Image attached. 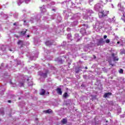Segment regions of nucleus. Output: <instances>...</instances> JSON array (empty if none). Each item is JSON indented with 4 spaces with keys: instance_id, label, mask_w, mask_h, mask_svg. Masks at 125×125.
Here are the masks:
<instances>
[{
    "instance_id": "f257e3e1",
    "label": "nucleus",
    "mask_w": 125,
    "mask_h": 125,
    "mask_svg": "<svg viewBox=\"0 0 125 125\" xmlns=\"http://www.w3.org/2000/svg\"><path fill=\"white\" fill-rule=\"evenodd\" d=\"M104 4H106V3H103V1H100L95 5L94 8L96 11H100L102 9L103 5H104Z\"/></svg>"
},
{
    "instance_id": "f03ea898",
    "label": "nucleus",
    "mask_w": 125,
    "mask_h": 125,
    "mask_svg": "<svg viewBox=\"0 0 125 125\" xmlns=\"http://www.w3.org/2000/svg\"><path fill=\"white\" fill-rule=\"evenodd\" d=\"M118 6L119 7V11H121V12H122L123 14V16L121 18V19L122 20H123V21H124V22H125V8H124V7H122V4H121V3H119L118 4Z\"/></svg>"
},
{
    "instance_id": "7ed1b4c3",
    "label": "nucleus",
    "mask_w": 125,
    "mask_h": 125,
    "mask_svg": "<svg viewBox=\"0 0 125 125\" xmlns=\"http://www.w3.org/2000/svg\"><path fill=\"white\" fill-rule=\"evenodd\" d=\"M86 11V13H83V18L85 20H86V19H88V17L91 15V14L93 13L92 10L90 9H87Z\"/></svg>"
},
{
    "instance_id": "20e7f679",
    "label": "nucleus",
    "mask_w": 125,
    "mask_h": 125,
    "mask_svg": "<svg viewBox=\"0 0 125 125\" xmlns=\"http://www.w3.org/2000/svg\"><path fill=\"white\" fill-rule=\"evenodd\" d=\"M108 13H109V11H102L100 12V11L99 13V17L100 18H102V17H104L105 16H106Z\"/></svg>"
},
{
    "instance_id": "39448f33",
    "label": "nucleus",
    "mask_w": 125,
    "mask_h": 125,
    "mask_svg": "<svg viewBox=\"0 0 125 125\" xmlns=\"http://www.w3.org/2000/svg\"><path fill=\"white\" fill-rule=\"evenodd\" d=\"M117 44L118 46H123L125 44V42H124L122 39L118 38Z\"/></svg>"
},
{
    "instance_id": "423d86ee",
    "label": "nucleus",
    "mask_w": 125,
    "mask_h": 125,
    "mask_svg": "<svg viewBox=\"0 0 125 125\" xmlns=\"http://www.w3.org/2000/svg\"><path fill=\"white\" fill-rule=\"evenodd\" d=\"M104 43H105V41L103 39H100L97 42L98 45H103Z\"/></svg>"
},
{
    "instance_id": "0eeeda50",
    "label": "nucleus",
    "mask_w": 125,
    "mask_h": 125,
    "mask_svg": "<svg viewBox=\"0 0 125 125\" xmlns=\"http://www.w3.org/2000/svg\"><path fill=\"white\" fill-rule=\"evenodd\" d=\"M112 56L113 61H119V58H118V56H116L115 54H112Z\"/></svg>"
},
{
    "instance_id": "6e6552de",
    "label": "nucleus",
    "mask_w": 125,
    "mask_h": 125,
    "mask_svg": "<svg viewBox=\"0 0 125 125\" xmlns=\"http://www.w3.org/2000/svg\"><path fill=\"white\" fill-rule=\"evenodd\" d=\"M45 7V6L44 5H43L42 7H40L42 13H44V12H45V11H46V9Z\"/></svg>"
},
{
    "instance_id": "1a4fd4ad",
    "label": "nucleus",
    "mask_w": 125,
    "mask_h": 125,
    "mask_svg": "<svg viewBox=\"0 0 125 125\" xmlns=\"http://www.w3.org/2000/svg\"><path fill=\"white\" fill-rule=\"evenodd\" d=\"M81 34H82V35H86V30H85V28H81V31H80Z\"/></svg>"
},
{
    "instance_id": "9d476101",
    "label": "nucleus",
    "mask_w": 125,
    "mask_h": 125,
    "mask_svg": "<svg viewBox=\"0 0 125 125\" xmlns=\"http://www.w3.org/2000/svg\"><path fill=\"white\" fill-rule=\"evenodd\" d=\"M111 95H112V93H106L104 94V98H106V97H110V96H111Z\"/></svg>"
},
{
    "instance_id": "9b49d317",
    "label": "nucleus",
    "mask_w": 125,
    "mask_h": 125,
    "mask_svg": "<svg viewBox=\"0 0 125 125\" xmlns=\"http://www.w3.org/2000/svg\"><path fill=\"white\" fill-rule=\"evenodd\" d=\"M57 92L58 94H60V95H62V90H61V88H58L57 89Z\"/></svg>"
},
{
    "instance_id": "f8f14e48",
    "label": "nucleus",
    "mask_w": 125,
    "mask_h": 125,
    "mask_svg": "<svg viewBox=\"0 0 125 125\" xmlns=\"http://www.w3.org/2000/svg\"><path fill=\"white\" fill-rule=\"evenodd\" d=\"M67 119L66 118L63 119L61 121V123L62 124V125H65V124H67Z\"/></svg>"
},
{
    "instance_id": "ddd939ff",
    "label": "nucleus",
    "mask_w": 125,
    "mask_h": 125,
    "mask_svg": "<svg viewBox=\"0 0 125 125\" xmlns=\"http://www.w3.org/2000/svg\"><path fill=\"white\" fill-rule=\"evenodd\" d=\"M46 45H51L52 44H53V41H47L45 42Z\"/></svg>"
},
{
    "instance_id": "4468645a",
    "label": "nucleus",
    "mask_w": 125,
    "mask_h": 125,
    "mask_svg": "<svg viewBox=\"0 0 125 125\" xmlns=\"http://www.w3.org/2000/svg\"><path fill=\"white\" fill-rule=\"evenodd\" d=\"M0 50H2V51H4L5 49H6V46L2 45L0 47Z\"/></svg>"
},
{
    "instance_id": "2eb2a0df",
    "label": "nucleus",
    "mask_w": 125,
    "mask_h": 125,
    "mask_svg": "<svg viewBox=\"0 0 125 125\" xmlns=\"http://www.w3.org/2000/svg\"><path fill=\"white\" fill-rule=\"evenodd\" d=\"M48 73V71H46V72L45 73H42L41 74V76L42 77H43V78H46V77H47V74Z\"/></svg>"
},
{
    "instance_id": "dca6fc26",
    "label": "nucleus",
    "mask_w": 125,
    "mask_h": 125,
    "mask_svg": "<svg viewBox=\"0 0 125 125\" xmlns=\"http://www.w3.org/2000/svg\"><path fill=\"white\" fill-rule=\"evenodd\" d=\"M23 2H24V0H17L18 5H21V4H22V3H23Z\"/></svg>"
},
{
    "instance_id": "f3484780",
    "label": "nucleus",
    "mask_w": 125,
    "mask_h": 125,
    "mask_svg": "<svg viewBox=\"0 0 125 125\" xmlns=\"http://www.w3.org/2000/svg\"><path fill=\"white\" fill-rule=\"evenodd\" d=\"M115 21V17L112 18V19H108V22H110V23H114Z\"/></svg>"
},
{
    "instance_id": "a211bd4d",
    "label": "nucleus",
    "mask_w": 125,
    "mask_h": 125,
    "mask_svg": "<svg viewBox=\"0 0 125 125\" xmlns=\"http://www.w3.org/2000/svg\"><path fill=\"white\" fill-rule=\"evenodd\" d=\"M79 38H80V36L79 35V34H75V39L77 42H79V41H80V39H79Z\"/></svg>"
},
{
    "instance_id": "6ab92c4d",
    "label": "nucleus",
    "mask_w": 125,
    "mask_h": 125,
    "mask_svg": "<svg viewBox=\"0 0 125 125\" xmlns=\"http://www.w3.org/2000/svg\"><path fill=\"white\" fill-rule=\"evenodd\" d=\"M18 44L19 45H21V47L23 46L24 43L23 42V41H19V42H18Z\"/></svg>"
},
{
    "instance_id": "aec40b11",
    "label": "nucleus",
    "mask_w": 125,
    "mask_h": 125,
    "mask_svg": "<svg viewBox=\"0 0 125 125\" xmlns=\"http://www.w3.org/2000/svg\"><path fill=\"white\" fill-rule=\"evenodd\" d=\"M72 57H73V56H72V55L70 54V53H69L66 57H64V58H65V59H67V58L68 59H70V58Z\"/></svg>"
},
{
    "instance_id": "412c9836",
    "label": "nucleus",
    "mask_w": 125,
    "mask_h": 125,
    "mask_svg": "<svg viewBox=\"0 0 125 125\" xmlns=\"http://www.w3.org/2000/svg\"><path fill=\"white\" fill-rule=\"evenodd\" d=\"M96 27H97V26H98V28H99V29H101V28H102V27H103V23H100L99 25L98 23H96Z\"/></svg>"
},
{
    "instance_id": "4be33fe9",
    "label": "nucleus",
    "mask_w": 125,
    "mask_h": 125,
    "mask_svg": "<svg viewBox=\"0 0 125 125\" xmlns=\"http://www.w3.org/2000/svg\"><path fill=\"white\" fill-rule=\"evenodd\" d=\"M82 70H81V67L76 68L75 69V72L76 74H79V72H81Z\"/></svg>"
},
{
    "instance_id": "5701e85b",
    "label": "nucleus",
    "mask_w": 125,
    "mask_h": 125,
    "mask_svg": "<svg viewBox=\"0 0 125 125\" xmlns=\"http://www.w3.org/2000/svg\"><path fill=\"white\" fill-rule=\"evenodd\" d=\"M45 93V90L44 89H42L40 92L41 95H43Z\"/></svg>"
},
{
    "instance_id": "b1692460",
    "label": "nucleus",
    "mask_w": 125,
    "mask_h": 125,
    "mask_svg": "<svg viewBox=\"0 0 125 125\" xmlns=\"http://www.w3.org/2000/svg\"><path fill=\"white\" fill-rule=\"evenodd\" d=\"M63 97L64 98H67V97H69V95L67 93H64L63 95Z\"/></svg>"
},
{
    "instance_id": "393cba45",
    "label": "nucleus",
    "mask_w": 125,
    "mask_h": 125,
    "mask_svg": "<svg viewBox=\"0 0 125 125\" xmlns=\"http://www.w3.org/2000/svg\"><path fill=\"white\" fill-rule=\"evenodd\" d=\"M9 50L10 51H12V52H14V51H15V48H9Z\"/></svg>"
},
{
    "instance_id": "a878e982",
    "label": "nucleus",
    "mask_w": 125,
    "mask_h": 125,
    "mask_svg": "<svg viewBox=\"0 0 125 125\" xmlns=\"http://www.w3.org/2000/svg\"><path fill=\"white\" fill-rule=\"evenodd\" d=\"M58 22H61V20H62V18L60 16H58L57 17Z\"/></svg>"
},
{
    "instance_id": "bb28decb",
    "label": "nucleus",
    "mask_w": 125,
    "mask_h": 125,
    "mask_svg": "<svg viewBox=\"0 0 125 125\" xmlns=\"http://www.w3.org/2000/svg\"><path fill=\"white\" fill-rule=\"evenodd\" d=\"M120 53H121V54H125V50H124V49L120 50Z\"/></svg>"
},
{
    "instance_id": "cd10ccee",
    "label": "nucleus",
    "mask_w": 125,
    "mask_h": 125,
    "mask_svg": "<svg viewBox=\"0 0 125 125\" xmlns=\"http://www.w3.org/2000/svg\"><path fill=\"white\" fill-rule=\"evenodd\" d=\"M75 2L77 4H79V3H82V1H81V0H76Z\"/></svg>"
},
{
    "instance_id": "c85d7f7f",
    "label": "nucleus",
    "mask_w": 125,
    "mask_h": 125,
    "mask_svg": "<svg viewBox=\"0 0 125 125\" xmlns=\"http://www.w3.org/2000/svg\"><path fill=\"white\" fill-rule=\"evenodd\" d=\"M21 34L22 36H25V37H26V35H26V31H21Z\"/></svg>"
},
{
    "instance_id": "c756f323",
    "label": "nucleus",
    "mask_w": 125,
    "mask_h": 125,
    "mask_svg": "<svg viewBox=\"0 0 125 125\" xmlns=\"http://www.w3.org/2000/svg\"><path fill=\"white\" fill-rule=\"evenodd\" d=\"M45 113H46L47 114H49V113H51V109H48V110H46Z\"/></svg>"
},
{
    "instance_id": "7c9ffc66",
    "label": "nucleus",
    "mask_w": 125,
    "mask_h": 125,
    "mask_svg": "<svg viewBox=\"0 0 125 125\" xmlns=\"http://www.w3.org/2000/svg\"><path fill=\"white\" fill-rule=\"evenodd\" d=\"M72 37V35L70 34L67 35V38L69 39V41H71V38Z\"/></svg>"
},
{
    "instance_id": "2f4dec72",
    "label": "nucleus",
    "mask_w": 125,
    "mask_h": 125,
    "mask_svg": "<svg viewBox=\"0 0 125 125\" xmlns=\"http://www.w3.org/2000/svg\"><path fill=\"white\" fill-rule=\"evenodd\" d=\"M72 24V26H76L78 24V21H74Z\"/></svg>"
},
{
    "instance_id": "473e14b6",
    "label": "nucleus",
    "mask_w": 125,
    "mask_h": 125,
    "mask_svg": "<svg viewBox=\"0 0 125 125\" xmlns=\"http://www.w3.org/2000/svg\"><path fill=\"white\" fill-rule=\"evenodd\" d=\"M56 60V61H58V62H61V63H62V60L61 59L58 58Z\"/></svg>"
},
{
    "instance_id": "72a5a7b5",
    "label": "nucleus",
    "mask_w": 125,
    "mask_h": 125,
    "mask_svg": "<svg viewBox=\"0 0 125 125\" xmlns=\"http://www.w3.org/2000/svg\"><path fill=\"white\" fill-rule=\"evenodd\" d=\"M119 73L120 74H123V73H124V70H123V69H120Z\"/></svg>"
},
{
    "instance_id": "f704fd0d",
    "label": "nucleus",
    "mask_w": 125,
    "mask_h": 125,
    "mask_svg": "<svg viewBox=\"0 0 125 125\" xmlns=\"http://www.w3.org/2000/svg\"><path fill=\"white\" fill-rule=\"evenodd\" d=\"M30 1H31V0H24V2H25L26 3L30 2Z\"/></svg>"
},
{
    "instance_id": "c9c22d12",
    "label": "nucleus",
    "mask_w": 125,
    "mask_h": 125,
    "mask_svg": "<svg viewBox=\"0 0 125 125\" xmlns=\"http://www.w3.org/2000/svg\"><path fill=\"white\" fill-rule=\"evenodd\" d=\"M105 42L106 43H109L110 42V40L109 39H106L105 41Z\"/></svg>"
},
{
    "instance_id": "e433bc0d",
    "label": "nucleus",
    "mask_w": 125,
    "mask_h": 125,
    "mask_svg": "<svg viewBox=\"0 0 125 125\" xmlns=\"http://www.w3.org/2000/svg\"><path fill=\"white\" fill-rule=\"evenodd\" d=\"M24 25H28L27 21H24Z\"/></svg>"
},
{
    "instance_id": "4c0bfd02",
    "label": "nucleus",
    "mask_w": 125,
    "mask_h": 125,
    "mask_svg": "<svg viewBox=\"0 0 125 125\" xmlns=\"http://www.w3.org/2000/svg\"><path fill=\"white\" fill-rule=\"evenodd\" d=\"M28 85H33V82H30V83H28Z\"/></svg>"
},
{
    "instance_id": "58836bf2",
    "label": "nucleus",
    "mask_w": 125,
    "mask_h": 125,
    "mask_svg": "<svg viewBox=\"0 0 125 125\" xmlns=\"http://www.w3.org/2000/svg\"><path fill=\"white\" fill-rule=\"evenodd\" d=\"M108 62H109L110 65H111V66H114V64L111 63V62H110V61H109Z\"/></svg>"
},
{
    "instance_id": "ea45409f",
    "label": "nucleus",
    "mask_w": 125,
    "mask_h": 125,
    "mask_svg": "<svg viewBox=\"0 0 125 125\" xmlns=\"http://www.w3.org/2000/svg\"><path fill=\"white\" fill-rule=\"evenodd\" d=\"M83 79H86V78H87V76L86 75H83Z\"/></svg>"
},
{
    "instance_id": "a19ab883",
    "label": "nucleus",
    "mask_w": 125,
    "mask_h": 125,
    "mask_svg": "<svg viewBox=\"0 0 125 125\" xmlns=\"http://www.w3.org/2000/svg\"><path fill=\"white\" fill-rule=\"evenodd\" d=\"M70 30H71V29H70V28H67V31L68 32L70 31Z\"/></svg>"
},
{
    "instance_id": "79ce46f5",
    "label": "nucleus",
    "mask_w": 125,
    "mask_h": 125,
    "mask_svg": "<svg viewBox=\"0 0 125 125\" xmlns=\"http://www.w3.org/2000/svg\"><path fill=\"white\" fill-rule=\"evenodd\" d=\"M104 39H107V35H104Z\"/></svg>"
},
{
    "instance_id": "37998d69",
    "label": "nucleus",
    "mask_w": 125,
    "mask_h": 125,
    "mask_svg": "<svg viewBox=\"0 0 125 125\" xmlns=\"http://www.w3.org/2000/svg\"><path fill=\"white\" fill-rule=\"evenodd\" d=\"M42 1H49L50 0H42Z\"/></svg>"
},
{
    "instance_id": "c03bdc74",
    "label": "nucleus",
    "mask_w": 125,
    "mask_h": 125,
    "mask_svg": "<svg viewBox=\"0 0 125 125\" xmlns=\"http://www.w3.org/2000/svg\"><path fill=\"white\" fill-rule=\"evenodd\" d=\"M112 8H114V5L113 4H111Z\"/></svg>"
},
{
    "instance_id": "a18cd8bd",
    "label": "nucleus",
    "mask_w": 125,
    "mask_h": 125,
    "mask_svg": "<svg viewBox=\"0 0 125 125\" xmlns=\"http://www.w3.org/2000/svg\"><path fill=\"white\" fill-rule=\"evenodd\" d=\"M31 59H32V60H35V59H34V57H30Z\"/></svg>"
},
{
    "instance_id": "49530a36",
    "label": "nucleus",
    "mask_w": 125,
    "mask_h": 125,
    "mask_svg": "<svg viewBox=\"0 0 125 125\" xmlns=\"http://www.w3.org/2000/svg\"><path fill=\"white\" fill-rule=\"evenodd\" d=\"M8 103H11V100H9V101H8Z\"/></svg>"
},
{
    "instance_id": "de8ad7c7",
    "label": "nucleus",
    "mask_w": 125,
    "mask_h": 125,
    "mask_svg": "<svg viewBox=\"0 0 125 125\" xmlns=\"http://www.w3.org/2000/svg\"><path fill=\"white\" fill-rule=\"evenodd\" d=\"M77 16H78L77 15H75L74 16V17H77Z\"/></svg>"
},
{
    "instance_id": "09e8293b",
    "label": "nucleus",
    "mask_w": 125,
    "mask_h": 125,
    "mask_svg": "<svg viewBox=\"0 0 125 125\" xmlns=\"http://www.w3.org/2000/svg\"><path fill=\"white\" fill-rule=\"evenodd\" d=\"M21 86H23V83H21Z\"/></svg>"
},
{
    "instance_id": "8fccbe9b",
    "label": "nucleus",
    "mask_w": 125,
    "mask_h": 125,
    "mask_svg": "<svg viewBox=\"0 0 125 125\" xmlns=\"http://www.w3.org/2000/svg\"><path fill=\"white\" fill-rule=\"evenodd\" d=\"M27 38H30V35H27Z\"/></svg>"
},
{
    "instance_id": "3c124183",
    "label": "nucleus",
    "mask_w": 125,
    "mask_h": 125,
    "mask_svg": "<svg viewBox=\"0 0 125 125\" xmlns=\"http://www.w3.org/2000/svg\"><path fill=\"white\" fill-rule=\"evenodd\" d=\"M33 20H34V19L31 18V21H33Z\"/></svg>"
},
{
    "instance_id": "603ef678",
    "label": "nucleus",
    "mask_w": 125,
    "mask_h": 125,
    "mask_svg": "<svg viewBox=\"0 0 125 125\" xmlns=\"http://www.w3.org/2000/svg\"><path fill=\"white\" fill-rule=\"evenodd\" d=\"M105 2H106V3H107V2H108V0H106Z\"/></svg>"
},
{
    "instance_id": "864d4df0",
    "label": "nucleus",
    "mask_w": 125,
    "mask_h": 125,
    "mask_svg": "<svg viewBox=\"0 0 125 125\" xmlns=\"http://www.w3.org/2000/svg\"><path fill=\"white\" fill-rule=\"evenodd\" d=\"M13 25H14V26H15V25H16V23H14L13 24Z\"/></svg>"
},
{
    "instance_id": "5fc2aeb1",
    "label": "nucleus",
    "mask_w": 125,
    "mask_h": 125,
    "mask_svg": "<svg viewBox=\"0 0 125 125\" xmlns=\"http://www.w3.org/2000/svg\"><path fill=\"white\" fill-rule=\"evenodd\" d=\"M1 114H2V115H3V111H2V112H1Z\"/></svg>"
},
{
    "instance_id": "6e6d98bb",
    "label": "nucleus",
    "mask_w": 125,
    "mask_h": 125,
    "mask_svg": "<svg viewBox=\"0 0 125 125\" xmlns=\"http://www.w3.org/2000/svg\"><path fill=\"white\" fill-rule=\"evenodd\" d=\"M78 16H80V14H77Z\"/></svg>"
},
{
    "instance_id": "4d7b16f0",
    "label": "nucleus",
    "mask_w": 125,
    "mask_h": 125,
    "mask_svg": "<svg viewBox=\"0 0 125 125\" xmlns=\"http://www.w3.org/2000/svg\"><path fill=\"white\" fill-rule=\"evenodd\" d=\"M83 26H86V27H87V25H85V24H83Z\"/></svg>"
},
{
    "instance_id": "13d9d810",
    "label": "nucleus",
    "mask_w": 125,
    "mask_h": 125,
    "mask_svg": "<svg viewBox=\"0 0 125 125\" xmlns=\"http://www.w3.org/2000/svg\"><path fill=\"white\" fill-rule=\"evenodd\" d=\"M47 18H46L45 19V20H47Z\"/></svg>"
},
{
    "instance_id": "bf43d9fd",
    "label": "nucleus",
    "mask_w": 125,
    "mask_h": 125,
    "mask_svg": "<svg viewBox=\"0 0 125 125\" xmlns=\"http://www.w3.org/2000/svg\"><path fill=\"white\" fill-rule=\"evenodd\" d=\"M78 79H80V76H78V77H77Z\"/></svg>"
},
{
    "instance_id": "052dcab7",
    "label": "nucleus",
    "mask_w": 125,
    "mask_h": 125,
    "mask_svg": "<svg viewBox=\"0 0 125 125\" xmlns=\"http://www.w3.org/2000/svg\"><path fill=\"white\" fill-rule=\"evenodd\" d=\"M1 66H3V63H2Z\"/></svg>"
},
{
    "instance_id": "680f3d73",
    "label": "nucleus",
    "mask_w": 125,
    "mask_h": 125,
    "mask_svg": "<svg viewBox=\"0 0 125 125\" xmlns=\"http://www.w3.org/2000/svg\"><path fill=\"white\" fill-rule=\"evenodd\" d=\"M23 11H26V10H23Z\"/></svg>"
},
{
    "instance_id": "e2e57ef3",
    "label": "nucleus",
    "mask_w": 125,
    "mask_h": 125,
    "mask_svg": "<svg viewBox=\"0 0 125 125\" xmlns=\"http://www.w3.org/2000/svg\"><path fill=\"white\" fill-rule=\"evenodd\" d=\"M52 10H54H54H55V9H52Z\"/></svg>"
},
{
    "instance_id": "0e129e2a",
    "label": "nucleus",
    "mask_w": 125,
    "mask_h": 125,
    "mask_svg": "<svg viewBox=\"0 0 125 125\" xmlns=\"http://www.w3.org/2000/svg\"><path fill=\"white\" fill-rule=\"evenodd\" d=\"M63 43H66V42H63Z\"/></svg>"
},
{
    "instance_id": "69168bd1",
    "label": "nucleus",
    "mask_w": 125,
    "mask_h": 125,
    "mask_svg": "<svg viewBox=\"0 0 125 125\" xmlns=\"http://www.w3.org/2000/svg\"><path fill=\"white\" fill-rule=\"evenodd\" d=\"M85 69H87V67H85Z\"/></svg>"
},
{
    "instance_id": "338daca9",
    "label": "nucleus",
    "mask_w": 125,
    "mask_h": 125,
    "mask_svg": "<svg viewBox=\"0 0 125 125\" xmlns=\"http://www.w3.org/2000/svg\"><path fill=\"white\" fill-rule=\"evenodd\" d=\"M71 19H74V18H72Z\"/></svg>"
},
{
    "instance_id": "774afa93",
    "label": "nucleus",
    "mask_w": 125,
    "mask_h": 125,
    "mask_svg": "<svg viewBox=\"0 0 125 125\" xmlns=\"http://www.w3.org/2000/svg\"><path fill=\"white\" fill-rule=\"evenodd\" d=\"M48 7H50V6H48Z\"/></svg>"
}]
</instances>
